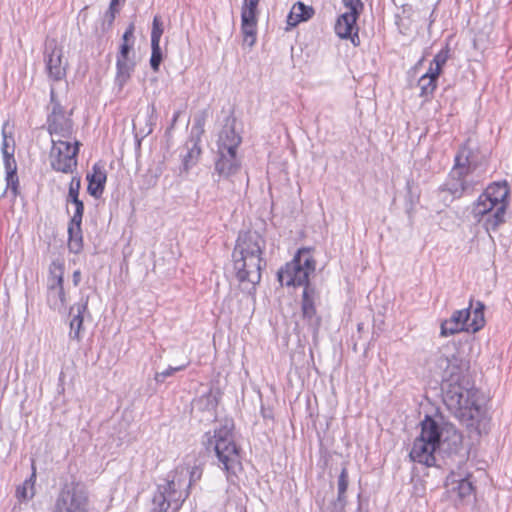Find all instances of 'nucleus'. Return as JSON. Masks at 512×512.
Instances as JSON below:
<instances>
[{
	"label": "nucleus",
	"instance_id": "obj_1",
	"mask_svg": "<svg viewBox=\"0 0 512 512\" xmlns=\"http://www.w3.org/2000/svg\"><path fill=\"white\" fill-rule=\"evenodd\" d=\"M468 370L467 360L455 355L448 358L442 390L447 408L461 422L473 426L481 421L485 411L476 399L477 391L469 387Z\"/></svg>",
	"mask_w": 512,
	"mask_h": 512
},
{
	"label": "nucleus",
	"instance_id": "obj_27",
	"mask_svg": "<svg viewBox=\"0 0 512 512\" xmlns=\"http://www.w3.org/2000/svg\"><path fill=\"white\" fill-rule=\"evenodd\" d=\"M446 486L452 491L457 492L460 498L470 495L473 490L472 483L467 478H457L455 473H451L446 479Z\"/></svg>",
	"mask_w": 512,
	"mask_h": 512
},
{
	"label": "nucleus",
	"instance_id": "obj_32",
	"mask_svg": "<svg viewBox=\"0 0 512 512\" xmlns=\"http://www.w3.org/2000/svg\"><path fill=\"white\" fill-rule=\"evenodd\" d=\"M189 363V361H186L178 366H169L164 371L157 372L154 376V379L157 383H163L167 377H171L176 372L185 370L188 367Z\"/></svg>",
	"mask_w": 512,
	"mask_h": 512
},
{
	"label": "nucleus",
	"instance_id": "obj_37",
	"mask_svg": "<svg viewBox=\"0 0 512 512\" xmlns=\"http://www.w3.org/2000/svg\"><path fill=\"white\" fill-rule=\"evenodd\" d=\"M163 34V23L160 16H155L152 23L151 43L160 44V39Z\"/></svg>",
	"mask_w": 512,
	"mask_h": 512
},
{
	"label": "nucleus",
	"instance_id": "obj_25",
	"mask_svg": "<svg viewBox=\"0 0 512 512\" xmlns=\"http://www.w3.org/2000/svg\"><path fill=\"white\" fill-rule=\"evenodd\" d=\"M358 17L346 12L341 14L335 24V33L342 39L350 38Z\"/></svg>",
	"mask_w": 512,
	"mask_h": 512
},
{
	"label": "nucleus",
	"instance_id": "obj_47",
	"mask_svg": "<svg viewBox=\"0 0 512 512\" xmlns=\"http://www.w3.org/2000/svg\"><path fill=\"white\" fill-rule=\"evenodd\" d=\"M2 135H3V141H2L1 150L11 149V146H10L11 140H10V137L7 136L5 129L2 130Z\"/></svg>",
	"mask_w": 512,
	"mask_h": 512
},
{
	"label": "nucleus",
	"instance_id": "obj_17",
	"mask_svg": "<svg viewBox=\"0 0 512 512\" xmlns=\"http://www.w3.org/2000/svg\"><path fill=\"white\" fill-rule=\"evenodd\" d=\"M469 319L470 307L454 311L449 319L441 323V336L448 337L462 331H467Z\"/></svg>",
	"mask_w": 512,
	"mask_h": 512
},
{
	"label": "nucleus",
	"instance_id": "obj_11",
	"mask_svg": "<svg viewBox=\"0 0 512 512\" xmlns=\"http://www.w3.org/2000/svg\"><path fill=\"white\" fill-rule=\"evenodd\" d=\"M79 146L78 141L72 145L68 141L52 138V147L49 152L51 168L64 174H73L77 169Z\"/></svg>",
	"mask_w": 512,
	"mask_h": 512
},
{
	"label": "nucleus",
	"instance_id": "obj_20",
	"mask_svg": "<svg viewBox=\"0 0 512 512\" xmlns=\"http://www.w3.org/2000/svg\"><path fill=\"white\" fill-rule=\"evenodd\" d=\"M258 13L241 12V33L243 43L252 47L256 42Z\"/></svg>",
	"mask_w": 512,
	"mask_h": 512
},
{
	"label": "nucleus",
	"instance_id": "obj_19",
	"mask_svg": "<svg viewBox=\"0 0 512 512\" xmlns=\"http://www.w3.org/2000/svg\"><path fill=\"white\" fill-rule=\"evenodd\" d=\"M86 178L88 181L87 192L95 199H99L104 192L107 180V174L104 167L98 163L94 164L92 172L88 173Z\"/></svg>",
	"mask_w": 512,
	"mask_h": 512
},
{
	"label": "nucleus",
	"instance_id": "obj_35",
	"mask_svg": "<svg viewBox=\"0 0 512 512\" xmlns=\"http://www.w3.org/2000/svg\"><path fill=\"white\" fill-rule=\"evenodd\" d=\"M197 403L203 409L214 410L218 405L217 394L210 391L209 393L202 395L198 399Z\"/></svg>",
	"mask_w": 512,
	"mask_h": 512
},
{
	"label": "nucleus",
	"instance_id": "obj_6",
	"mask_svg": "<svg viewBox=\"0 0 512 512\" xmlns=\"http://www.w3.org/2000/svg\"><path fill=\"white\" fill-rule=\"evenodd\" d=\"M187 476L188 472L183 465L169 472L164 482L157 485L149 512H168L170 508L174 512L178 511L189 496Z\"/></svg>",
	"mask_w": 512,
	"mask_h": 512
},
{
	"label": "nucleus",
	"instance_id": "obj_38",
	"mask_svg": "<svg viewBox=\"0 0 512 512\" xmlns=\"http://www.w3.org/2000/svg\"><path fill=\"white\" fill-rule=\"evenodd\" d=\"M184 468L187 470L188 472V476H187V482H186V485L187 487L190 489V487L196 483L197 481H199L202 477V469L198 466H194V467H189L187 465H183Z\"/></svg>",
	"mask_w": 512,
	"mask_h": 512
},
{
	"label": "nucleus",
	"instance_id": "obj_7",
	"mask_svg": "<svg viewBox=\"0 0 512 512\" xmlns=\"http://www.w3.org/2000/svg\"><path fill=\"white\" fill-rule=\"evenodd\" d=\"M203 443L208 451H214L218 462L227 473L235 474L241 461L240 448L235 443L231 422L226 421L212 433L207 432Z\"/></svg>",
	"mask_w": 512,
	"mask_h": 512
},
{
	"label": "nucleus",
	"instance_id": "obj_49",
	"mask_svg": "<svg viewBox=\"0 0 512 512\" xmlns=\"http://www.w3.org/2000/svg\"><path fill=\"white\" fill-rule=\"evenodd\" d=\"M180 116V111H176L172 118L171 126H174Z\"/></svg>",
	"mask_w": 512,
	"mask_h": 512
},
{
	"label": "nucleus",
	"instance_id": "obj_26",
	"mask_svg": "<svg viewBox=\"0 0 512 512\" xmlns=\"http://www.w3.org/2000/svg\"><path fill=\"white\" fill-rule=\"evenodd\" d=\"M36 467L32 464V473L21 485L17 486L15 496L20 502H27L35 495Z\"/></svg>",
	"mask_w": 512,
	"mask_h": 512
},
{
	"label": "nucleus",
	"instance_id": "obj_42",
	"mask_svg": "<svg viewBox=\"0 0 512 512\" xmlns=\"http://www.w3.org/2000/svg\"><path fill=\"white\" fill-rule=\"evenodd\" d=\"M4 165H5V169H6V174L10 175V177L13 178L14 172L17 171V165H16V161H15L14 157L5 159Z\"/></svg>",
	"mask_w": 512,
	"mask_h": 512
},
{
	"label": "nucleus",
	"instance_id": "obj_13",
	"mask_svg": "<svg viewBox=\"0 0 512 512\" xmlns=\"http://www.w3.org/2000/svg\"><path fill=\"white\" fill-rule=\"evenodd\" d=\"M52 109L47 119L48 131L52 138H69L73 133V121L66 115L64 108L55 100V91H50Z\"/></svg>",
	"mask_w": 512,
	"mask_h": 512
},
{
	"label": "nucleus",
	"instance_id": "obj_2",
	"mask_svg": "<svg viewBox=\"0 0 512 512\" xmlns=\"http://www.w3.org/2000/svg\"><path fill=\"white\" fill-rule=\"evenodd\" d=\"M265 249L266 241L256 231L238 235L232 252L233 271L242 289L248 293L254 292L261 281V271L266 267Z\"/></svg>",
	"mask_w": 512,
	"mask_h": 512
},
{
	"label": "nucleus",
	"instance_id": "obj_45",
	"mask_svg": "<svg viewBox=\"0 0 512 512\" xmlns=\"http://www.w3.org/2000/svg\"><path fill=\"white\" fill-rule=\"evenodd\" d=\"M124 1L125 0H122V2H124ZM120 2H121V0H111L110 6H109V12L111 14V21L114 20L115 14L118 12V9L116 8V6L119 5Z\"/></svg>",
	"mask_w": 512,
	"mask_h": 512
},
{
	"label": "nucleus",
	"instance_id": "obj_43",
	"mask_svg": "<svg viewBox=\"0 0 512 512\" xmlns=\"http://www.w3.org/2000/svg\"><path fill=\"white\" fill-rule=\"evenodd\" d=\"M6 181H7V187L11 188V190L14 192V194H17V187H18V177L17 173L14 172L13 178L10 177V175L6 174Z\"/></svg>",
	"mask_w": 512,
	"mask_h": 512
},
{
	"label": "nucleus",
	"instance_id": "obj_30",
	"mask_svg": "<svg viewBox=\"0 0 512 512\" xmlns=\"http://www.w3.org/2000/svg\"><path fill=\"white\" fill-rule=\"evenodd\" d=\"M200 154L201 148L198 141H196L188 149L187 153L183 157V169L185 172H188L193 166L197 164Z\"/></svg>",
	"mask_w": 512,
	"mask_h": 512
},
{
	"label": "nucleus",
	"instance_id": "obj_21",
	"mask_svg": "<svg viewBox=\"0 0 512 512\" xmlns=\"http://www.w3.org/2000/svg\"><path fill=\"white\" fill-rule=\"evenodd\" d=\"M82 219L71 217L68 224V249L74 254L80 253L83 249Z\"/></svg>",
	"mask_w": 512,
	"mask_h": 512
},
{
	"label": "nucleus",
	"instance_id": "obj_40",
	"mask_svg": "<svg viewBox=\"0 0 512 512\" xmlns=\"http://www.w3.org/2000/svg\"><path fill=\"white\" fill-rule=\"evenodd\" d=\"M260 0H243L241 12L258 13V5Z\"/></svg>",
	"mask_w": 512,
	"mask_h": 512
},
{
	"label": "nucleus",
	"instance_id": "obj_4",
	"mask_svg": "<svg viewBox=\"0 0 512 512\" xmlns=\"http://www.w3.org/2000/svg\"><path fill=\"white\" fill-rule=\"evenodd\" d=\"M478 151L472 149L468 143L462 145L455 156V163L446 182L441 186L442 191L449 192L453 198H460L464 194H471L478 180L471 177L472 173L481 165Z\"/></svg>",
	"mask_w": 512,
	"mask_h": 512
},
{
	"label": "nucleus",
	"instance_id": "obj_8",
	"mask_svg": "<svg viewBox=\"0 0 512 512\" xmlns=\"http://www.w3.org/2000/svg\"><path fill=\"white\" fill-rule=\"evenodd\" d=\"M440 436V425L432 417L425 416L421 422L420 435L413 442L410 459L426 467L435 466V452L440 443Z\"/></svg>",
	"mask_w": 512,
	"mask_h": 512
},
{
	"label": "nucleus",
	"instance_id": "obj_5",
	"mask_svg": "<svg viewBox=\"0 0 512 512\" xmlns=\"http://www.w3.org/2000/svg\"><path fill=\"white\" fill-rule=\"evenodd\" d=\"M235 119L227 118L217 140V157L214 171L218 176L215 181L230 179L241 168V160L237 155V149L242 142L241 136L235 131Z\"/></svg>",
	"mask_w": 512,
	"mask_h": 512
},
{
	"label": "nucleus",
	"instance_id": "obj_28",
	"mask_svg": "<svg viewBox=\"0 0 512 512\" xmlns=\"http://www.w3.org/2000/svg\"><path fill=\"white\" fill-rule=\"evenodd\" d=\"M440 75H434V72L429 70L423 74L418 80V87L420 88V97H430L433 95L437 88V80Z\"/></svg>",
	"mask_w": 512,
	"mask_h": 512
},
{
	"label": "nucleus",
	"instance_id": "obj_3",
	"mask_svg": "<svg viewBox=\"0 0 512 512\" xmlns=\"http://www.w3.org/2000/svg\"><path fill=\"white\" fill-rule=\"evenodd\" d=\"M509 188L506 182L490 184L478 197L472 208V215L482 222L487 231H495L505 222L508 208Z\"/></svg>",
	"mask_w": 512,
	"mask_h": 512
},
{
	"label": "nucleus",
	"instance_id": "obj_10",
	"mask_svg": "<svg viewBox=\"0 0 512 512\" xmlns=\"http://www.w3.org/2000/svg\"><path fill=\"white\" fill-rule=\"evenodd\" d=\"M89 493L79 482L71 481L60 488L52 512H89Z\"/></svg>",
	"mask_w": 512,
	"mask_h": 512
},
{
	"label": "nucleus",
	"instance_id": "obj_16",
	"mask_svg": "<svg viewBox=\"0 0 512 512\" xmlns=\"http://www.w3.org/2000/svg\"><path fill=\"white\" fill-rule=\"evenodd\" d=\"M46 69L49 77L54 81H59L65 77L66 69L63 65L62 48L57 45L55 40H51L46 45Z\"/></svg>",
	"mask_w": 512,
	"mask_h": 512
},
{
	"label": "nucleus",
	"instance_id": "obj_23",
	"mask_svg": "<svg viewBox=\"0 0 512 512\" xmlns=\"http://www.w3.org/2000/svg\"><path fill=\"white\" fill-rule=\"evenodd\" d=\"M134 69L135 61L132 58L116 59L115 83L119 89H122L127 84Z\"/></svg>",
	"mask_w": 512,
	"mask_h": 512
},
{
	"label": "nucleus",
	"instance_id": "obj_33",
	"mask_svg": "<svg viewBox=\"0 0 512 512\" xmlns=\"http://www.w3.org/2000/svg\"><path fill=\"white\" fill-rule=\"evenodd\" d=\"M208 118V110L204 109L199 111L194 116V122L192 126V133H195L198 138L204 133V126L206 119Z\"/></svg>",
	"mask_w": 512,
	"mask_h": 512
},
{
	"label": "nucleus",
	"instance_id": "obj_24",
	"mask_svg": "<svg viewBox=\"0 0 512 512\" xmlns=\"http://www.w3.org/2000/svg\"><path fill=\"white\" fill-rule=\"evenodd\" d=\"M313 15L314 9L311 6L305 5L303 2H297L292 6L287 16V24L295 27L299 23L309 20Z\"/></svg>",
	"mask_w": 512,
	"mask_h": 512
},
{
	"label": "nucleus",
	"instance_id": "obj_29",
	"mask_svg": "<svg viewBox=\"0 0 512 512\" xmlns=\"http://www.w3.org/2000/svg\"><path fill=\"white\" fill-rule=\"evenodd\" d=\"M484 323V305L481 302H477V306L474 308L473 313L470 312L467 332L475 333L479 331L484 326Z\"/></svg>",
	"mask_w": 512,
	"mask_h": 512
},
{
	"label": "nucleus",
	"instance_id": "obj_36",
	"mask_svg": "<svg viewBox=\"0 0 512 512\" xmlns=\"http://www.w3.org/2000/svg\"><path fill=\"white\" fill-rule=\"evenodd\" d=\"M151 58H150V66L154 72H158L160 64L162 62V52L160 48V44L151 43Z\"/></svg>",
	"mask_w": 512,
	"mask_h": 512
},
{
	"label": "nucleus",
	"instance_id": "obj_9",
	"mask_svg": "<svg viewBox=\"0 0 512 512\" xmlns=\"http://www.w3.org/2000/svg\"><path fill=\"white\" fill-rule=\"evenodd\" d=\"M315 270V261L306 249H301L295 257L278 271V281L282 286L309 285V275Z\"/></svg>",
	"mask_w": 512,
	"mask_h": 512
},
{
	"label": "nucleus",
	"instance_id": "obj_46",
	"mask_svg": "<svg viewBox=\"0 0 512 512\" xmlns=\"http://www.w3.org/2000/svg\"><path fill=\"white\" fill-rule=\"evenodd\" d=\"M10 140L12 142L11 149L2 150L3 160L14 157V139L12 136H10Z\"/></svg>",
	"mask_w": 512,
	"mask_h": 512
},
{
	"label": "nucleus",
	"instance_id": "obj_14",
	"mask_svg": "<svg viewBox=\"0 0 512 512\" xmlns=\"http://www.w3.org/2000/svg\"><path fill=\"white\" fill-rule=\"evenodd\" d=\"M319 295L316 289L310 285H306L302 294L301 309L303 318L307 321L309 329L315 338L318 334L321 318L317 315L315 303Z\"/></svg>",
	"mask_w": 512,
	"mask_h": 512
},
{
	"label": "nucleus",
	"instance_id": "obj_31",
	"mask_svg": "<svg viewBox=\"0 0 512 512\" xmlns=\"http://www.w3.org/2000/svg\"><path fill=\"white\" fill-rule=\"evenodd\" d=\"M449 58V50L447 48L441 49L433 58L430 63L429 70L434 72V75H440L443 66Z\"/></svg>",
	"mask_w": 512,
	"mask_h": 512
},
{
	"label": "nucleus",
	"instance_id": "obj_18",
	"mask_svg": "<svg viewBox=\"0 0 512 512\" xmlns=\"http://www.w3.org/2000/svg\"><path fill=\"white\" fill-rule=\"evenodd\" d=\"M440 443L437 449L448 455L458 454L462 449V435L449 425L441 426Z\"/></svg>",
	"mask_w": 512,
	"mask_h": 512
},
{
	"label": "nucleus",
	"instance_id": "obj_22",
	"mask_svg": "<svg viewBox=\"0 0 512 512\" xmlns=\"http://www.w3.org/2000/svg\"><path fill=\"white\" fill-rule=\"evenodd\" d=\"M81 189V178L80 176H73L69 184L68 194L66 196V203L74 205V213L72 217L83 218L84 204L79 198Z\"/></svg>",
	"mask_w": 512,
	"mask_h": 512
},
{
	"label": "nucleus",
	"instance_id": "obj_41",
	"mask_svg": "<svg viewBox=\"0 0 512 512\" xmlns=\"http://www.w3.org/2000/svg\"><path fill=\"white\" fill-rule=\"evenodd\" d=\"M133 42L132 43H122L120 46V50L117 54V59H124L129 58V54L132 50Z\"/></svg>",
	"mask_w": 512,
	"mask_h": 512
},
{
	"label": "nucleus",
	"instance_id": "obj_48",
	"mask_svg": "<svg viewBox=\"0 0 512 512\" xmlns=\"http://www.w3.org/2000/svg\"><path fill=\"white\" fill-rule=\"evenodd\" d=\"M72 279H73V284L75 286H77L79 284V282L81 281V272H80V270L74 271Z\"/></svg>",
	"mask_w": 512,
	"mask_h": 512
},
{
	"label": "nucleus",
	"instance_id": "obj_44",
	"mask_svg": "<svg viewBox=\"0 0 512 512\" xmlns=\"http://www.w3.org/2000/svg\"><path fill=\"white\" fill-rule=\"evenodd\" d=\"M133 32H134V27H133V25H130L123 34V37H122L123 42L122 43H129L130 40H133Z\"/></svg>",
	"mask_w": 512,
	"mask_h": 512
},
{
	"label": "nucleus",
	"instance_id": "obj_12",
	"mask_svg": "<svg viewBox=\"0 0 512 512\" xmlns=\"http://www.w3.org/2000/svg\"><path fill=\"white\" fill-rule=\"evenodd\" d=\"M46 301L48 306L59 313L66 310L67 299L64 291V267L53 262L49 268Z\"/></svg>",
	"mask_w": 512,
	"mask_h": 512
},
{
	"label": "nucleus",
	"instance_id": "obj_15",
	"mask_svg": "<svg viewBox=\"0 0 512 512\" xmlns=\"http://www.w3.org/2000/svg\"><path fill=\"white\" fill-rule=\"evenodd\" d=\"M89 297H81L80 301L72 305L69 309L70 319V331L69 338L80 342L83 338V321L85 315L90 316L88 311Z\"/></svg>",
	"mask_w": 512,
	"mask_h": 512
},
{
	"label": "nucleus",
	"instance_id": "obj_39",
	"mask_svg": "<svg viewBox=\"0 0 512 512\" xmlns=\"http://www.w3.org/2000/svg\"><path fill=\"white\" fill-rule=\"evenodd\" d=\"M343 4L348 9L346 13L355 14L356 16H359L364 8L361 0H343Z\"/></svg>",
	"mask_w": 512,
	"mask_h": 512
},
{
	"label": "nucleus",
	"instance_id": "obj_34",
	"mask_svg": "<svg viewBox=\"0 0 512 512\" xmlns=\"http://www.w3.org/2000/svg\"><path fill=\"white\" fill-rule=\"evenodd\" d=\"M338 501L344 503L346 501V491L348 487V471L346 467H343L338 477Z\"/></svg>",
	"mask_w": 512,
	"mask_h": 512
}]
</instances>
